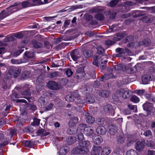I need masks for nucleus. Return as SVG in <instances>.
Masks as SVG:
<instances>
[{"mask_svg":"<svg viewBox=\"0 0 155 155\" xmlns=\"http://www.w3.org/2000/svg\"><path fill=\"white\" fill-rule=\"evenodd\" d=\"M87 125L85 124H81L78 125L76 128L77 133H83L85 130Z\"/></svg>","mask_w":155,"mask_h":155,"instance_id":"obj_19","label":"nucleus"},{"mask_svg":"<svg viewBox=\"0 0 155 155\" xmlns=\"http://www.w3.org/2000/svg\"><path fill=\"white\" fill-rule=\"evenodd\" d=\"M103 110L106 114H108L111 115L114 114V110L113 106L110 104H106L103 107Z\"/></svg>","mask_w":155,"mask_h":155,"instance_id":"obj_5","label":"nucleus"},{"mask_svg":"<svg viewBox=\"0 0 155 155\" xmlns=\"http://www.w3.org/2000/svg\"><path fill=\"white\" fill-rule=\"evenodd\" d=\"M77 133V134L76 137H75L76 138V140L79 142L82 141L84 138L83 133Z\"/></svg>","mask_w":155,"mask_h":155,"instance_id":"obj_41","label":"nucleus"},{"mask_svg":"<svg viewBox=\"0 0 155 155\" xmlns=\"http://www.w3.org/2000/svg\"><path fill=\"white\" fill-rule=\"evenodd\" d=\"M78 119L77 117L71 118L68 122V125L70 127H73L76 125L78 122Z\"/></svg>","mask_w":155,"mask_h":155,"instance_id":"obj_18","label":"nucleus"},{"mask_svg":"<svg viewBox=\"0 0 155 155\" xmlns=\"http://www.w3.org/2000/svg\"><path fill=\"white\" fill-rule=\"evenodd\" d=\"M154 78L151 74H146L142 77V81L143 84H147L150 81L153 80Z\"/></svg>","mask_w":155,"mask_h":155,"instance_id":"obj_7","label":"nucleus"},{"mask_svg":"<svg viewBox=\"0 0 155 155\" xmlns=\"http://www.w3.org/2000/svg\"><path fill=\"white\" fill-rule=\"evenodd\" d=\"M22 8H26L28 7H32V4L30 0L23 1L21 3Z\"/></svg>","mask_w":155,"mask_h":155,"instance_id":"obj_21","label":"nucleus"},{"mask_svg":"<svg viewBox=\"0 0 155 155\" xmlns=\"http://www.w3.org/2000/svg\"><path fill=\"white\" fill-rule=\"evenodd\" d=\"M123 95V98L124 99H127L130 97L131 95V92L128 90L124 89V92Z\"/></svg>","mask_w":155,"mask_h":155,"instance_id":"obj_48","label":"nucleus"},{"mask_svg":"<svg viewBox=\"0 0 155 155\" xmlns=\"http://www.w3.org/2000/svg\"><path fill=\"white\" fill-rule=\"evenodd\" d=\"M127 155H138L136 151L131 150L128 151L127 153Z\"/></svg>","mask_w":155,"mask_h":155,"instance_id":"obj_64","label":"nucleus"},{"mask_svg":"<svg viewBox=\"0 0 155 155\" xmlns=\"http://www.w3.org/2000/svg\"><path fill=\"white\" fill-rule=\"evenodd\" d=\"M102 57V56L100 55H96L95 56V58L94 60L93 64L95 65L97 67L99 66V64H98V59L101 58Z\"/></svg>","mask_w":155,"mask_h":155,"instance_id":"obj_56","label":"nucleus"},{"mask_svg":"<svg viewBox=\"0 0 155 155\" xmlns=\"http://www.w3.org/2000/svg\"><path fill=\"white\" fill-rule=\"evenodd\" d=\"M95 18L98 20L101 21L104 19V16L102 13L99 12L95 15Z\"/></svg>","mask_w":155,"mask_h":155,"instance_id":"obj_40","label":"nucleus"},{"mask_svg":"<svg viewBox=\"0 0 155 155\" xmlns=\"http://www.w3.org/2000/svg\"><path fill=\"white\" fill-rule=\"evenodd\" d=\"M116 53H118V54H125V51L124 49L123 48H118L116 49Z\"/></svg>","mask_w":155,"mask_h":155,"instance_id":"obj_62","label":"nucleus"},{"mask_svg":"<svg viewBox=\"0 0 155 155\" xmlns=\"http://www.w3.org/2000/svg\"><path fill=\"white\" fill-rule=\"evenodd\" d=\"M113 68L115 70H123L124 68H126V67L122 64H119L113 66Z\"/></svg>","mask_w":155,"mask_h":155,"instance_id":"obj_49","label":"nucleus"},{"mask_svg":"<svg viewBox=\"0 0 155 155\" xmlns=\"http://www.w3.org/2000/svg\"><path fill=\"white\" fill-rule=\"evenodd\" d=\"M71 56L73 60L76 61L81 57L79 50L74 49L73 50L71 53Z\"/></svg>","mask_w":155,"mask_h":155,"instance_id":"obj_6","label":"nucleus"},{"mask_svg":"<svg viewBox=\"0 0 155 155\" xmlns=\"http://www.w3.org/2000/svg\"><path fill=\"white\" fill-rule=\"evenodd\" d=\"M34 55V53L33 52L26 51L24 54L23 62H28L29 61V59L33 57Z\"/></svg>","mask_w":155,"mask_h":155,"instance_id":"obj_10","label":"nucleus"},{"mask_svg":"<svg viewBox=\"0 0 155 155\" xmlns=\"http://www.w3.org/2000/svg\"><path fill=\"white\" fill-rule=\"evenodd\" d=\"M23 144L25 147L30 148L34 146V143L30 140L24 141L22 143Z\"/></svg>","mask_w":155,"mask_h":155,"instance_id":"obj_28","label":"nucleus"},{"mask_svg":"<svg viewBox=\"0 0 155 155\" xmlns=\"http://www.w3.org/2000/svg\"><path fill=\"white\" fill-rule=\"evenodd\" d=\"M20 96L16 92H13L12 94L11 95V99L13 101H15L14 98H20Z\"/></svg>","mask_w":155,"mask_h":155,"instance_id":"obj_54","label":"nucleus"},{"mask_svg":"<svg viewBox=\"0 0 155 155\" xmlns=\"http://www.w3.org/2000/svg\"><path fill=\"white\" fill-rule=\"evenodd\" d=\"M102 11V9L99 8L98 7H95L91 9V11L92 13L99 12Z\"/></svg>","mask_w":155,"mask_h":155,"instance_id":"obj_63","label":"nucleus"},{"mask_svg":"<svg viewBox=\"0 0 155 155\" xmlns=\"http://www.w3.org/2000/svg\"><path fill=\"white\" fill-rule=\"evenodd\" d=\"M94 150L91 152V155H99L100 151L101 150V147H95Z\"/></svg>","mask_w":155,"mask_h":155,"instance_id":"obj_44","label":"nucleus"},{"mask_svg":"<svg viewBox=\"0 0 155 155\" xmlns=\"http://www.w3.org/2000/svg\"><path fill=\"white\" fill-rule=\"evenodd\" d=\"M127 137V140L130 143H133L135 141V136L134 134H128Z\"/></svg>","mask_w":155,"mask_h":155,"instance_id":"obj_30","label":"nucleus"},{"mask_svg":"<svg viewBox=\"0 0 155 155\" xmlns=\"http://www.w3.org/2000/svg\"><path fill=\"white\" fill-rule=\"evenodd\" d=\"M78 96V94L76 93H72L71 94L67 95L65 97V100L69 102L75 101V98Z\"/></svg>","mask_w":155,"mask_h":155,"instance_id":"obj_9","label":"nucleus"},{"mask_svg":"<svg viewBox=\"0 0 155 155\" xmlns=\"http://www.w3.org/2000/svg\"><path fill=\"white\" fill-rule=\"evenodd\" d=\"M125 139L123 135H119L117 139V141L118 143H122L125 141Z\"/></svg>","mask_w":155,"mask_h":155,"instance_id":"obj_53","label":"nucleus"},{"mask_svg":"<svg viewBox=\"0 0 155 155\" xmlns=\"http://www.w3.org/2000/svg\"><path fill=\"white\" fill-rule=\"evenodd\" d=\"M119 1V0H112L107 3V5L110 7H113L117 4Z\"/></svg>","mask_w":155,"mask_h":155,"instance_id":"obj_42","label":"nucleus"},{"mask_svg":"<svg viewBox=\"0 0 155 155\" xmlns=\"http://www.w3.org/2000/svg\"><path fill=\"white\" fill-rule=\"evenodd\" d=\"M139 43L140 45H144L146 47H148L151 45V41L150 39L147 38L140 41Z\"/></svg>","mask_w":155,"mask_h":155,"instance_id":"obj_20","label":"nucleus"},{"mask_svg":"<svg viewBox=\"0 0 155 155\" xmlns=\"http://www.w3.org/2000/svg\"><path fill=\"white\" fill-rule=\"evenodd\" d=\"M15 40V38L14 36H7L5 37L4 39V41L5 42L13 41Z\"/></svg>","mask_w":155,"mask_h":155,"instance_id":"obj_50","label":"nucleus"},{"mask_svg":"<svg viewBox=\"0 0 155 155\" xmlns=\"http://www.w3.org/2000/svg\"><path fill=\"white\" fill-rule=\"evenodd\" d=\"M75 103L76 105L83 104L85 102L84 99H82L81 97H78L77 96L75 99Z\"/></svg>","mask_w":155,"mask_h":155,"instance_id":"obj_31","label":"nucleus"},{"mask_svg":"<svg viewBox=\"0 0 155 155\" xmlns=\"http://www.w3.org/2000/svg\"><path fill=\"white\" fill-rule=\"evenodd\" d=\"M69 150V147L67 146H65L61 147L60 149V151L61 153L65 155L68 152Z\"/></svg>","mask_w":155,"mask_h":155,"instance_id":"obj_52","label":"nucleus"},{"mask_svg":"<svg viewBox=\"0 0 155 155\" xmlns=\"http://www.w3.org/2000/svg\"><path fill=\"white\" fill-rule=\"evenodd\" d=\"M67 133L70 135L74 134L77 133L76 128L70 127L67 130Z\"/></svg>","mask_w":155,"mask_h":155,"instance_id":"obj_32","label":"nucleus"},{"mask_svg":"<svg viewBox=\"0 0 155 155\" xmlns=\"http://www.w3.org/2000/svg\"><path fill=\"white\" fill-rule=\"evenodd\" d=\"M144 142L142 141H138L135 143V149L139 151H142L144 147Z\"/></svg>","mask_w":155,"mask_h":155,"instance_id":"obj_11","label":"nucleus"},{"mask_svg":"<svg viewBox=\"0 0 155 155\" xmlns=\"http://www.w3.org/2000/svg\"><path fill=\"white\" fill-rule=\"evenodd\" d=\"M47 86L48 88L53 90H57L60 88V85L58 83L53 81H49L47 83Z\"/></svg>","mask_w":155,"mask_h":155,"instance_id":"obj_2","label":"nucleus"},{"mask_svg":"<svg viewBox=\"0 0 155 155\" xmlns=\"http://www.w3.org/2000/svg\"><path fill=\"white\" fill-rule=\"evenodd\" d=\"M130 100L131 101H132L135 103H138L139 101V98L135 95L132 96Z\"/></svg>","mask_w":155,"mask_h":155,"instance_id":"obj_58","label":"nucleus"},{"mask_svg":"<svg viewBox=\"0 0 155 155\" xmlns=\"http://www.w3.org/2000/svg\"><path fill=\"white\" fill-rule=\"evenodd\" d=\"M96 131L97 134L100 135H103L106 133L107 129L104 126H101L98 127L97 128Z\"/></svg>","mask_w":155,"mask_h":155,"instance_id":"obj_15","label":"nucleus"},{"mask_svg":"<svg viewBox=\"0 0 155 155\" xmlns=\"http://www.w3.org/2000/svg\"><path fill=\"white\" fill-rule=\"evenodd\" d=\"M83 55L86 58L91 57L93 53L90 50H84L83 51Z\"/></svg>","mask_w":155,"mask_h":155,"instance_id":"obj_34","label":"nucleus"},{"mask_svg":"<svg viewBox=\"0 0 155 155\" xmlns=\"http://www.w3.org/2000/svg\"><path fill=\"white\" fill-rule=\"evenodd\" d=\"M31 44L32 45L33 47L36 49L40 48L43 46V44L39 42L38 41L35 39L31 40Z\"/></svg>","mask_w":155,"mask_h":155,"instance_id":"obj_17","label":"nucleus"},{"mask_svg":"<svg viewBox=\"0 0 155 155\" xmlns=\"http://www.w3.org/2000/svg\"><path fill=\"white\" fill-rule=\"evenodd\" d=\"M85 101L87 102L90 104L93 103L95 101L94 97L91 96H87L86 98Z\"/></svg>","mask_w":155,"mask_h":155,"instance_id":"obj_45","label":"nucleus"},{"mask_svg":"<svg viewBox=\"0 0 155 155\" xmlns=\"http://www.w3.org/2000/svg\"><path fill=\"white\" fill-rule=\"evenodd\" d=\"M16 129L14 128H12L9 130V135L10 136L11 138L13 137L15 134L16 133Z\"/></svg>","mask_w":155,"mask_h":155,"instance_id":"obj_59","label":"nucleus"},{"mask_svg":"<svg viewBox=\"0 0 155 155\" xmlns=\"http://www.w3.org/2000/svg\"><path fill=\"white\" fill-rule=\"evenodd\" d=\"M145 14V12L143 11L136 10L134 11V14L133 15L134 18H137L143 16Z\"/></svg>","mask_w":155,"mask_h":155,"instance_id":"obj_26","label":"nucleus"},{"mask_svg":"<svg viewBox=\"0 0 155 155\" xmlns=\"http://www.w3.org/2000/svg\"><path fill=\"white\" fill-rule=\"evenodd\" d=\"M85 66H83L79 67L77 69L74 77L77 79H80L84 77L85 74L84 71V68Z\"/></svg>","mask_w":155,"mask_h":155,"instance_id":"obj_1","label":"nucleus"},{"mask_svg":"<svg viewBox=\"0 0 155 155\" xmlns=\"http://www.w3.org/2000/svg\"><path fill=\"white\" fill-rule=\"evenodd\" d=\"M58 75V71H54L53 72L50 73L48 74V77L50 78H54L57 77Z\"/></svg>","mask_w":155,"mask_h":155,"instance_id":"obj_61","label":"nucleus"},{"mask_svg":"<svg viewBox=\"0 0 155 155\" xmlns=\"http://www.w3.org/2000/svg\"><path fill=\"white\" fill-rule=\"evenodd\" d=\"M97 54L100 55V56H104V52L105 50L102 46H99L97 48Z\"/></svg>","mask_w":155,"mask_h":155,"instance_id":"obj_36","label":"nucleus"},{"mask_svg":"<svg viewBox=\"0 0 155 155\" xmlns=\"http://www.w3.org/2000/svg\"><path fill=\"white\" fill-rule=\"evenodd\" d=\"M94 143L96 145H99L103 141L102 137L98 135H94L92 137Z\"/></svg>","mask_w":155,"mask_h":155,"instance_id":"obj_14","label":"nucleus"},{"mask_svg":"<svg viewBox=\"0 0 155 155\" xmlns=\"http://www.w3.org/2000/svg\"><path fill=\"white\" fill-rule=\"evenodd\" d=\"M124 89L122 88L117 90L116 92V94L117 97V100H115V101L119 100L118 97L122 96L123 97V95L124 94Z\"/></svg>","mask_w":155,"mask_h":155,"instance_id":"obj_38","label":"nucleus"},{"mask_svg":"<svg viewBox=\"0 0 155 155\" xmlns=\"http://www.w3.org/2000/svg\"><path fill=\"white\" fill-rule=\"evenodd\" d=\"M21 94L23 95L30 96L31 92L30 89L27 87H24L23 88V91H21Z\"/></svg>","mask_w":155,"mask_h":155,"instance_id":"obj_24","label":"nucleus"},{"mask_svg":"<svg viewBox=\"0 0 155 155\" xmlns=\"http://www.w3.org/2000/svg\"><path fill=\"white\" fill-rule=\"evenodd\" d=\"M84 148L79 145L74 148L73 150H74V153L77 154H87L88 150H87Z\"/></svg>","mask_w":155,"mask_h":155,"instance_id":"obj_3","label":"nucleus"},{"mask_svg":"<svg viewBox=\"0 0 155 155\" xmlns=\"http://www.w3.org/2000/svg\"><path fill=\"white\" fill-rule=\"evenodd\" d=\"M65 73L66 75L68 77L71 76L73 74V72L70 68L65 69Z\"/></svg>","mask_w":155,"mask_h":155,"instance_id":"obj_57","label":"nucleus"},{"mask_svg":"<svg viewBox=\"0 0 155 155\" xmlns=\"http://www.w3.org/2000/svg\"><path fill=\"white\" fill-rule=\"evenodd\" d=\"M16 11V10H15V11ZM11 12L9 13L8 11H6L5 10L2 11L0 13V20H2L6 17L8 16L10 14L15 12V11H12V10Z\"/></svg>","mask_w":155,"mask_h":155,"instance_id":"obj_16","label":"nucleus"},{"mask_svg":"<svg viewBox=\"0 0 155 155\" xmlns=\"http://www.w3.org/2000/svg\"><path fill=\"white\" fill-rule=\"evenodd\" d=\"M99 95L103 97H107L109 95V93L107 90H103L100 91Z\"/></svg>","mask_w":155,"mask_h":155,"instance_id":"obj_35","label":"nucleus"},{"mask_svg":"<svg viewBox=\"0 0 155 155\" xmlns=\"http://www.w3.org/2000/svg\"><path fill=\"white\" fill-rule=\"evenodd\" d=\"M143 109L147 111L146 116H148L150 114L151 111L152 110L153 107L151 105V103L149 102H146L143 105Z\"/></svg>","mask_w":155,"mask_h":155,"instance_id":"obj_4","label":"nucleus"},{"mask_svg":"<svg viewBox=\"0 0 155 155\" xmlns=\"http://www.w3.org/2000/svg\"><path fill=\"white\" fill-rule=\"evenodd\" d=\"M76 141V138L74 137H69L67 139L68 144L71 145L73 143Z\"/></svg>","mask_w":155,"mask_h":155,"instance_id":"obj_43","label":"nucleus"},{"mask_svg":"<svg viewBox=\"0 0 155 155\" xmlns=\"http://www.w3.org/2000/svg\"><path fill=\"white\" fill-rule=\"evenodd\" d=\"M12 73L14 74V77L15 78L18 77L20 74L21 72V70L19 69H13Z\"/></svg>","mask_w":155,"mask_h":155,"instance_id":"obj_46","label":"nucleus"},{"mask_svg":"<svg viewBox=\"0 0 155 155\" xmlns=\"http://www.w3.org/2000/svg\"><path fill=\"white\" fill-rule=\"evenodd\" d=\"M84 78L85 80H88L91 79H94L96 78V73L94 71H91L85 73Z\"/></svg>","mask_w":155,"mask_h":155,"instance_id":"obj_8","label":"nucleus"},{"mask_svg":"<svg viewBox=\"0 0 155 155\" xmlns=\"http://www.w3.org/2000/svg\"><path fill=\"white\" fill-rule=\"evenodd\" d=\"M143 134L145 136L146 138H150L152 135V134L151 130H145Z\"/></svg>","mask_w":155,"mask_h":155,"instance_id":"obj_51","label":"nucleus"},{"mask_svg":"<svg viewBox=\"0 0 155 155\" xmlns=\"http://www.w3.org/2000/svg\"><path fill=\"white\" fill-rule=\"evenodd\" d=\"M134 37L132 35H129L126 37L125 39V42L127 43L129 42L132 41L134 40Z\"/></svg>","mask_w":155,"mask_h":155,"instance_id":"obj_55","label":"nucleus"},{"mask_svg":"<svg viewBox=\"0 0 155 155\" xmlns=\"http://www.w3.org/2000/svg\"><path fill=\"white\" fill-rule=\"evenodd\" d=\"M145 96L148 101L155 102V98L152 95L150 94H145Z\"/></svg>","mask_w":155,"mask_h":155,"instance_id":"obj_37","label":"nucleus"},{"mask_svg":"<svg viewBox=\"0 0 155 155\" xmlns=\"http://www.w3.org/2000/svg\"><path fill=\"white\" fill-rule=\"evenodd\" d=\"M126 70V72L128 73H133L137 71V68L136 65H135L133 68H129L127 69L126 68H125Z\"/></svg>","mask_w":155,"mask_h":155,"instance_id":"obj_47","label":"nucleus"},{"mask_svg":"<svg viewBox=\"0 0 155 155\" xmlns=\"http://www.w3.org/2000/svg\"><path fill=\"white\" fill-rule=\"evenodd\" d=\"M94 132V130L92 127H86L84 133L87 136H90Z\"/></svg>","mask_w":155,"mask_h":155,"instance_id":"obj_23","label":"nucleus"},{"mask_svg":"<svg viewBox=\"0 0 155 155\" xmlns=\"http://www.w3.org/2000/svg\"><path fill=\"white\" fill-rule=\"evenodd\" d=\"M86 122L89 124H93L95 121L94 117L91 116H88L86 119Z\"/></svg>","mask_w":155,"mask_h":155,"instance_id":"obj_39","label":"nucleus"},{"mask_svg":"<svg viewBox=\"0 0 155 155\" xmlns=\"http://www.w3.org/2000/svg\"><path fill=\"white\" fill-rule=\"evenodd\" d=\"M90 144V142L88 140H84L79 142L78 145L84 148H85V150H88L87 147Z\"/></svg>","mask_w":155,"mask_h":155,"instance_id":"obj_22","label":"nucleus"},{"mask_svg":"<svg viewBox=\"0 0 155 155\" xmlns=\"http://www.w3.org/2000/svg\"><path fill=\"white\" fill-rule=\"evenodd\" d=\"M113 40L108 39L106 40L105 41V44L106 45H114L115 43V41H120L119 39L118 38L117 35L116 33L115 35H114L112 38Z\"/></svg>","mask_w":155,"mask_h":155,"instance_id":"obj_12","label":"nucleus"},{"mask_svg":"<svg viewBox=\"0 0 155 155\" xmlns=\"http://www.w3.org/2000/svg\"><path fill=\"white\" fill-rule=\"evenodd\" d=\"M113 74L112 73H110L107 74H104L102 75L100 79L101 81H103L104 80H106L112 77Z\"/></svg>","mask_w":155,"mask_h":155,"instance_id":"obj_33","label":"nucleus"},{"mask_svg":"<svg viewBox=\"0 0 155 155\" xmlns=\"http://www.w3.org/2000/svg\"><path fill=\"white\" fill-rule=\"evenodd\" d=\"M42 0H30L32 6H39L45 4V3L41 1Z\"/></svg>","mask_w":155,"mask_h":155,"instance_id":"obj_27","label":"nucleus"},{"mask_svg":"<svg viewBox=\"0 0 155 155\" xmlns=\"http://www.w3.org/2000/svg\"><path fill=\"white\" fill-rule=\"evenodd\" d=\"M44 45L45 47L48 49H49L52 47L51 44L48 41H44Z\"/></svg>","mask_w":155,"mask_h":155,"instance_id":"obj_60","label":"nucleus"},{"mask_svg":"<svg viewBox=\"0 0 155 155\" xmlns=\"http://www.w3.org/2000/svg\"><path fill=\"white\" fill-rule=\"evenodd\" d=\"M155 17L146 16L142 18V20L143 22L149 23H151L154 19Z\"/></svg>","mask_w":155,"mask_h":155,"instance_id":"obj_29","label":"nucleus"},{"mask_svg":"<svg viewBox=\"0 0 155 155\" xmlns=\"http://www.w3.org/2000/svg\"><path fill=\"white\" fill-rule=\"evenodd\" d=\"M108 129L110 135H114L117 132V127L116 125L112 124L109 126Z\"/></svg>","mask_w":155,"mask_h":155,"instance_id":"obj_13","label":"nucleus"},{"mask_svg":"<svg viewBox=\"0 0 155 155\" xmlns=\"http://www.w3.org/2000/svg\"><path fill=\"white\" fill-rule=\"evenodd\" d=\"M101 155H108L111 152L110 148L107 147H104L102 149L101 148Z\"/></svg>","mask_w":155,"mask_h":155,"instance_id":"obj_25","label":"nucleus"}]
</instances>
